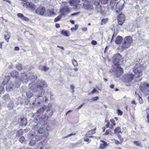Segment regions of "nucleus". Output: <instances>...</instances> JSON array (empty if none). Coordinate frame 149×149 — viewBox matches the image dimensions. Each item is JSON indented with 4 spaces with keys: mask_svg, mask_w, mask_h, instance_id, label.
Returning a JSON list of instances; mask_svg holds the SVG:
<instances>
[{
    "mask_svg": "<svg viewBox=\"0 0 149 149\" xmlns=\"http://www.w3.org/2000/svg\"><path fill=\"white\" fill-rule=\"evenodd\" d=\"M116 0H111L110 4L108 6L109 8H110L112 10H114L115 8V3H116Z\"/></svg>",
    "mask_w": 149,
    "mask_h": 149,
    "instance_id": "a211bd4d",
    "label": "nucleus"
},
{
    "mask_svg": "<svg viewBox=\"0 0 149 149\" xmlns=\"http://www.w3.org/2000/svg\"><path fill=\"white\" fill-rule=\"evenodd\" d=\"M76 134V133H71L69 134L68 135L66 136H65L64 137V138H67L68 137L72 135H74Z\"/></svg>",
    "mask_w": 149,
    "mask_h": 149,
    "instance_id": "de8ad7c7",
    "label": "nucleus"
},
{
    "mask_svg": "<svg viewBox=\"0 0 149 149\" xmlns=\"http://www.w3.org/2000/svg\"><path fill=\"white\" fill-rule=\"evenodd\" d=\"M33 77H34V79L29 78L28 79V78L27 76L25 74H23V75H22L21 76V79L22 81V82H24L26 83L28 81L29 79L31 80H32V81L33 80L34 81V80L36 79V77H35L34 76Z\"/></svg>",
    "mask_w": 149,
    "mask_h": 149,
    "instance_id": "f3484780",
    "label": "nucleus"
},
{
    "mask_svg": "<svg viewBox=\"0 0 149 149\" xmlns=\"http://www.w3.org/2000/svg\"><path fill=\"white\" fill-rule=\"evenodd\" d=\"M123 38L119 36H118L116 38L115 42L117 44H120L121 43L123 40Z\"/></svg>",
    "mask_w": 149,
    "mask_h": 149,
    "instance_id": "412c9836",
    "label": "nucleus"
},
{
    "mask_svg": "<svg viewBox=\"0 0 149 149\" xmlns=\"http://www.w3.org/2000/svg\"><path fill=\"white\" fill-rule=\"evenodd\" d=\"M4 90V88L3 86H0V94L3 93Z\"/></svg>",
    "mask_w": 149,
    "mask_h": 149,
    "instance_id": "603ef678",
    "label": "nucleus"
},
{
    "mask_svg": "<svg viewBox=\"0 0 149 149\" xmlns=\"http://www.w3.org/2000/svg\"><path fill=\"white\" fill-rule=\"evenodd\" d=\"M133 143L135 145L138 146L139 147H141L142 146V145L141 143H140L139 141H135L133 142Z\"/></svg>",
    "mask_w": 149,
    "mask_h": 149,
    "instance_id": "4c0bfd02",
    "label": "nucleus"
},
{
    "mask_svg": "<svg viewBox=\"0 0 149 149\" xmlns=\"http://www.w3.org/2000/svg\"><path fill=\"white\" fill-rule=\"evenodd\" d=\"M45 110V109L44 107H42L40 108V109H39L38 110L37 112V114H38L39 113L40 114L43 113L44 112Z\"/></svg>",
    "mask_w": 149,
    "mask_h": 149,
    "instance_id": "f704fd0d",
    "label": "nucleus"
},
{
    "mask_svg": "<svg viewBox=\"0 0 149 149\" xmlns=\"http://www.w3.org/2000/svg\"><path fill=\"white\" fill-rule=\"evenodd\" d=\"M79 1L80 0H70L69 2L71 6H74L77 5Z\"/></svg>",
    "mask_w": 149,
    "mask_h": 149,
    "instance_id": "4be33fe9",
    "label": "nucleus"
},
{
    "mask_svg": "<svg viewBox=\"0 0 149 149\" xmlns=\"http://www.w3.org/2000/svg\"><path fill=\"white\" fill-rule=\"evenodd\" d=\"M93 3L96 6V9L98 12H99L101 10V7L99 5L100 0H92Z\"/></svg>",
    "mask_w": 149,
    "mask_h": 149,
    "instance_id": "dca6fc26",
    "label": "nucleus"
},
{
    "mask_svg": "<svg viewBox=\"0 0 149 149\" xmlns=\"http://www.w3.org/2000/svg\"><path fill=\"white\" fill-rule=\"evenodd\" d=\"M27 120L26 118H21L20 119L19 121L20 125L22 126L26 125L27 124Z\"/></svg>",
    "mask_w": 149,
    "mask_h": 149,
    "instance_id": "aec40b11",
    "label": "nucleus"
},
{
    "mask_svg": "<svg viewBox=\"0 0 149 149\" xmlns=\"http://www.w3.org/2000/svg\"><path fill=\"white\" fill-rule=\"evenodd\" d=\"M99 98L98 97H92L91 99L90 100H91L92 101H96Z\"/></svg>",
    "mask_w": 149,
    "mask_h": 149,
    "instance_id": "c03bdc74",
    "label": "nucleus"
},
{
    "mask_svg": "<svg viewBox=\"0 0 149 149\" xmlns=\"http://www.w3.org/2000/svg\"><path fill=\"white\" fill-rule=\"evenodd\" d=\"M19 141L22 143H25L26 142L25 137L24 136H21L19 139Z\"/></svg>",
    "mask_w": 149,
    "mask_h": 149,
    "instance_id": "72a5a7b5",
    "label": "nucleus"
},
{
    "mask_svg": "<svg viewBox=\"0 0 149 149\" xmlns=\"http://www.w3.org/2000/svg\"><path fill=\"white\" fill-rule=\"evenodd\" d=\"M61 34L64 36H68V33L66 31H64V30H62L61 32Z\"/></svg>",
    "mask_w": 149,
    "mask_h": 149,
    "instance_id": "58836bf2",
    "label": "nucleus"
},
{
    "mask_svg": "<svg viewBox=\"0 0 149 149\" xmlns=\"http://www.w3.org/2000/svg\"><path fill=\"white\" fill-rule=\"evenodd\" d=\"M33 84L34 83L32 82L30 83L29 85L30 86L33 85L31 87V89L36 93V94L34 96L35 102H36L37 101L38 104H40V102H43L44 100V99L42 98L43 91L42 90L44 86L46 87L47 85L44 81L41 80L38 81L34 85Z\"/></svg>",
    "mask_w": 149,
    "mask_h": 149,
    "instance_id": "f257e3e1",
    "label": "nucleus"
},
{
    "mask_svg": "<svg viewBox=\"0 0 149 149\" xmlns=\"http://www.w3.org/2000/svg\"><path fill=\"white\" fill-rule=\"evenodd\" d=\"M34 129L36 132L40 134H42L45 131V129L43 126H41L39 128L38 125H36L34 127Z\"/></svg>",
    "mask_w": 149,
    "mask_h": 149,
    "instance_id": "f8f14e48",
    "label": "nucleus"
},
{
    "mask_svg": "<svg viewBox=\"0 0 149 149\" xmlns=\"http://www.w3.org/2000/svg\"><path fill=\"white\" fill-rule=\"evenodd\" d=\"M33 95V94L31 91H29L26 93V96L29 99L31 98Z\"/></svg>",
    "mask_w": 149,
    "mask_h": 149,
    "instance_id": "2f4dec72",
    "label": "nucleus"
},
{
    "mask_svg": "<svg viewBox=\"0 0 149 149\" xmlns=\"http://www.w3.org/2000/svg\"><path fill=\"white\" fill-rule=\"evenodd\" d=\"M123 58L120 54H116L113 57V64L116 65H120L123 63Z\"/></svg>",
    "mask_w": 149,
    "mask_h": 149,
    "instance_id": "20e7f679",
    "label": "nucleus"
},
{
    "mask_svg": "<svg viewBox=\"0 0 149 149\" xmlns=\"http://www.w3.org/2000/svg\"><path fill=\"white\" fill-rule=\"evenodd\" d=\"M23 131L22 130H19L17 132L16 134V137L19 138L20 136L23 134Z\"/></svg>",
    "mask_w": 149,
    "mask_h": 149,
    "instance_id": "a878e982",
    "label": "nucleus"
},
{
    "mask_svg": "<svg viewBox=\"0 0 149 149\" xmlns=\"http://www.w3.org/2000/svg\"><path fill=\"white\" fill-rule=\"evenodd\" d=\"M10 77L8 76H6L4 79V80L2 83L3 85L6 84L10 80Z\"/></svg>",
    "mask_w": 149,
    "mask_h": 149,
    "instance_id": "393cba45",
    "label": "nucleus"
},
{
    "mask_svg": "<svg viewBox=\"0 0 149 149\" xmlns=\"http://www.w3.org/2000/svg\"><path fill=\"white\" fill-rule=\"evenodd\" d=\"M124 1L123 0H120L117 2L115 8L116 11L118 14H119L124 7Z\"/></svg>",
    "mask_w": 149,
    "mask_h": 149,
    "instance_id": "39448f33",
    "label": "nucleus"
},
{
    "mask_svg": "<svg viewBox=\"0 0 149 149\" xmlns=\"http://www.w3.org/2000/svg\"><path fill=\"white\" fill-rule=\"evenodd\" d=\"M139 88L142 91H149V84L144 83L141 84L139 86Z\"/></svg>",
    "mask_w": 149,
    "mask_h": 149,
    "instance_id": "9d476101",
    "label": "nucleus"
},
{
    "mask_svg": "<svg viewBox=\"0 0 149 149\" xmlns=\"http://www.w3.org/2000/svg\"><path fill=\"white\" fill-rule=\"evenodd\" d=\"M91 43L93 45H95L97 44V42L94 40H93L91 41Z\"/></svg>",
    "mask_w": 149,
    "mask_h": 149,
    "instance_id": "6e6d98bb",
    "label": "nucleus"
},
{
    "mask_svg": "<svg viewBox=\"0 0 149 149\" xmlns=\"http://www.w3.org/2000/svg\"><path fill=\"white\" fill-rule=\"evenodd\" d=\"M72 62L73 65L74 67L77 66V65L78 64L77 61L75 59H73V60L72 61Z\"/></svg>",
    "mask_w": 149,
    "mask_h": 149,
    "instance_id": "79ce46f5",
    "label": "nucleus"
},
{
    "mask_svg": "<svg viewBox=\"0 0 149 149\" xmlns=\"http://www.w3.org/2000/svg\"><path fill=\"white\" fill-rule=\"evenodd\" d=\"M47 117L45 115H42L40 116H38L35 119V120L37 123H39L42 125H45L47 123Z\"/></svg>",
    "mask_w": 149,
    "mask_h": 149,
    "instance_id": "7ed1b4c3",
    "label": "nucleus"
},
{
    "mask_svg": "<svg viewBox=\"0 0 149 149\" xmlns=\"http://www.w3.org/2000/svg\"><path fill=\"white\" fill-rule=\"evenodd\" d=\"M118 20V24L120 25H122L125 21L124 15L123 14H119Z\"/></svg>",
    "mask_w": 149,
    "mask_h": 149,
    "instance_id": "2eb2a0df",
    "label": "nucleus"
},
{
    "mask_svg": "<svg viewBox=\"0 0 149 149\" xmlns=\"http://www.w3.org/2000/svg\"><path fill=\"white\" fill-rule=\"evenodd\" d=\"M3 42H0V48L1 49H2V44L3 43Z\"/></svg>",
    "mask_w": 149,
    "mask_h": 149,
    "instance_id": "69168bd1",
    "label": "nucleus"
},
{
    "mask_svg": "<svg viewBox=\"0 0 149 149\" xmlns=\"http://www.w3.org/2000/svg\"><path fill=\"white\" fill-rule=\"evenodd\" d=\"M83 5L82 8L89 10H92L93 9V5L90 2L88 1L85 2L83 3Z\"/></svg>",
    "mask_w": 149,
    "mask_h": 149,
    "instance_id": "9b49d317",
    "label": "nucleus"
},
{
    "mask_svg": "<svg viewBox=\"0 0 149 149\" xmlns=\"http://www.w3.org/2000/svg\"><path fill=\"white\" fill-rule=\"evenodd\" d=\"M22 19L26 21H28L29 20V19L28 18H27V17H26L24 16L23 17Z\"/></svg>",
    "mask_w": 149,
    "mask_h": 149,
    "instance_id": "09e8293b",
    "label": "nucleus"
},
{
    "mask_svg": "<svg viewBox=\"0 0 149 149\" xmlns=\"http://www.w3.org/2000/svg\"><path fill=\"white\" fill-rule=\"evenodd\" d=\"M84 141H86L87 142H90V139H88V138L85 139H84Z\"/></svg>",
    "mask_w": 149,
    "mask_h": 149,
    "instance_id": "4d7b16f0",
    "label": "nucleus"
},
{
    "mask_svg": "<svg viewBox=\"0 0 149 149\" xmlns=\"http://www.w3.org/2000/svg\"><path fill=\"white\" fill-rule=\"evenodd\" d=\"M133 71L136 74H139L137 76L136 78L135 77V78L136 79H135V80L137 82L140 81L141 80V79H140L138 80H137V79L139 78L142 75V73H141L142 72V70L141 69V67H139L136 68V67H134L133 68Z\"/></svg>",
    "mask_w": 149,
    "mask_h": 149,
    "instance_id": "1a4fd4ad",
    "label": "nucleus"
},
{
    "mask_svg": "<svg viewBox=\"0 0 149 149\" xmlns=\"http://www.w3.org/2000/svg\"><path fill=\"white\" fill-rule=\"evenodd\" d=\"M34 134L32 132H30L27 134L28 138L30 140L29 145L31 146H33L36 144V141L34 139Z\"/></svg>",
    "mask_w": 149,
    "mask_h": 149,
    "instance_id": "0eeeda50",
    "label": "nucleus"
},
{
    "mask_svg": "<svg viewBox=\"0 0 149 149\" xmlns=\"http://www.w3.org/2000/svg\"><path fill=\"white\" fill-rule=\"evenodd\" d=\"M124 43L122 44L121 47L122 49H124L129 47L132 41V37L130 36L125 37L124 39Z\"/></svg>",
    "mask_w": 149,
    "mask_h": 149,
    "instance_id": "f03ea898",
    "label": "nucleus"
},
{
    "mask_svg": "<svg viewBox=\"0 0 149 149\" xmlns=\"http://www.w3.org/2000/svg\"><path fill=\"white\" fill-rule=\"evenodd\" d=\"M139 102L140 104H141L143 103V101H142V99L139 97Z\"/></svg>",
    "mask_w": 149,
    "mask_h": 149,
    "instance_id": "052dcab7",
    "label": "nucleus"
},
{
    "mask_svg": "<svg viewBox=\"0 0 149 149\" xmlns=\"http://www.w3.org/2000/svg\"><path fill=\"white\" fill-rule=\"evenodd\" d=\"M107 19H102V20L101 24L102 25L105 23L107 22Z\"/></svg>",
    "mask_w": 149,
    "mask_h": 149,
    "instance_id": "a18cd8bd",
    "label": "nucleus"
},
{
    "mask_svg": "<svg viewBox=\"0 0 149 149\" xmlns=\"http://www.w3.org/2000/svg\"><path fill=\"white\" fill-rule=\"evenodd\" d=\"M19 49V48L17 46L15 47L14 49V50L15 51H18Z\"/></svg>",
    "mask_w": 149,
    "mask_h": 149,
    "instance_id": "bf43d9fd",
    "label": "nucleus"
},
{
    "mask_svg": "<svg viewBox=\"0 0 149 149\" xmlns=\"http://www.w3.org/2000/svg\"><path fill=\"white\" fill-rule=\"evenodd\" d=\"M117 113L118 115H121L123 114L122 112L120 109L117 110Z\"/></svg>",
    "mask_w": 149,
    "mask_h": 149,
    "instance_id": "3c124183",
    "label": "nucleus"
},
{
    "mask_svg": "<svg viewBox=\"0 0 149 149\" xmlns=\"http://www.w3.org/2000/svg\"><path fill=\"white\" fill-rule=\"evenodd\" d=\"M17 16L18 17L21 18L22 19L23 17L24 16V15L21 13L17 14Z\"/></svg>",
    "mask_w": 149,
    "mask_h": 149,
    "instance_id": "8fccbe9b",
    "label": "nucleus"
},
{
    "mask_svg": "<svg viewBox=\"0 0 149 149\" xmlns=\"http://www.w3.org/2000/svg\"><path fill=\"white\" fill-rule=\"evenodd\" d=\"M39 68L42 70L44 71H46L49 69L48 67H47L45 66L40 65L39 67Z\"/></svg>",
    "mask_w": 149,
    "mask_h": 149,
    "instance_id": "7c9ffc66",
    "label": "nucleus"
},
{
    "mask_svg": "<svg viewBox=\"0 0 149 149\" xmlns=\"http://www.w3.org/2000/svg\"><path fill=\"white\" fill-rule=\"evenodd\" d=\"M70 88L71 89H72L73 90V92L74 91V87L72 85H71L70 86Z\"/></svg>",
    "mask_w": 149,
    "mask_h": 149,
    "instance_id": "680f3d73",
    "label": "nucleus"
},
{
    "mask_svg": "<svg viewBox=\"0 0 149 149\" xmlns=\"http://www.w3.org/2000/svg\"><path fill=\"white\" fill-rule=\"evenodd\" d=\"M18 75V72L15 70H14L11 72V75L12 77L17 78Z\"/></svg>",
    "mask_w": 149,
    "mask_h": 149,
    "instance_id": "5701e85b",
    "label": "nucleus"
},
{
    "mask_svg": "<svg viewBox=\"0 0 149 149\" xmlns=\"http://www.w3.org/2000/svg\"><path fill=\"white\" fill-rule=\"evenodd\" d=\"M84 105V104H81L80 106H79L77 108V109H80Z\"/></svg>",
    "mask_w": 149,
    "mask_h": 149,
    "instance_id": "0e129e2a",
    "label": "nucleus"
},
{
    "mask_svg": "<svg viewBox=\"0 0 149 149\" xmlns=\"http://www.w3.org/2000/svg\"><path fill=\"white\" fill-rule=\"evenodd\" d=\"M96 130V128H95L94 129L92 130L91 132V133L92 134H94L95 132V131Z\"/></svg>",
    "mask_w": 149,
    "mask_h": 149,
    "instance_id": "13d9d810",
    "label": "nucleus"
},
{
    "mask_svg": "<svg viewBox=\"0 0 149 149\" xmlns=\"http://www.w3.org/2000/svg\"><path fill=\"white\" fill-rule=\"evenodd\" d=\"M49 134L48 132H45L43 134V136L44 137L47 138Z\"/></svg>",
    "mask_w": 149,
    "mask_h": 149,
    "instance_id": "49530a36",
    "label": "nucleus"
},
{
    "mask_svg": "<svg viewBox=\"0 0 149 149\" xmlns=\"http://www.w3.org/2000/svg\"><path fill=\"white\" fill-rule=\"evenodd\" d=\"M24 8H28L30 10L33 12H35L36 6L33 3L29 2H25L23 4Z\"/></svg>",
    "mask_w": 149,
    "mask_h": 149,
    "instance_id": "423d86ee",
    "label": "nucleus"
},
{
    "mask_svg": "<svg viewBox=\"0 0 149 149\" xmlns=\"http://www.w3.org/2000/svg\"><path fill=\"white\" fill-rule=\"evenodd\" d=\"M105 122L107 123L106 125H105V127L107 128H109V122L108 121V120L106 119L105 120Z\"/></svg>",
    "mask_w": 149,
    "mask_h": 149,
    "instance_id": "37998d69",
    "label": "nucleus"
},
{
    "mask_svg": "<svg viewBox=\"0 0 149 149\" xmlns=\"http://www.w3.org/2000/svg\"><path fill=\"white\" fill-rule=\"evenodd\" d=\"M79 12H78L77 13H73L71 15V16H73L75 15H77L78 14H79Z\"/></svg>",
    "mask_w": 149,
    "mask_h": 149,
    "instance_id": "e2e57ef3",
    "label": "nucleus"
},
{
    "mask_svg": "<svg viewBox=\"0 0 149 149\" xmlns=\"http://www.w3.org/2000/svg\"><path fill=\"white\" fill-rule=\"evenodd\" d=\"M114 141H115V143L117 145H118V144H121V143H120V142L118 141V140H116V139H114Z\"/></svg>",
    "mask_w": 149,
    "mask_h": 149,
    "instance_id": "5fc2aeb1",
    "label": "nucleus"
},
{
    "mask_svg": "<svg viewBox=\"0 0 149 149\" xmlns=\"http://www.w3.org/2000/svg\"><path fill=\"white\" fill-rule=\"evenodd\" d=\"M45 7L42 6L38 8L36 10L35 13L39 15H45Z\"/></svg>",
    "mask_w": 149,
    "mask_h": 149,
    "instance_id": "4468645a",
    "label": "nucleus"
},
{
    "mask_svg": "<svg viewBox=\"0 0 149 149\" xmlns=\"http://www.w3.org/2000/svg\"><path fill=\"white\" fill-rule=\"evenodd\" d=\"M13 86V82H10V83L8 84L6 86V89L8 90H9L10 89L12 88Z\"/></svg>",
    "mask_w": 149,
    "mask_h": 149,
    "instance_id": "cd10ccee",
    "label": "nucleus"
},
{
    "mask_svg": "<svg viewBox=\"0 0 149 149\" xmlns=\"http://www.w3.org/2000/svg\"><path fill=\"white\" fill-rule=\"evenodd\" d=\"M134 75L131 74H127L123 77V81L125 82L130 83L134 79Z\"/></svg>",
    "mask_w": 149,
    "mask_h": 149,
    "instance_id": "6e6552de",
    "label": "nucleus"
},
{
    "mask_svg": "<svg viewBox=\"0 0 149 149\" xmlns=\"http://www.w3.org/2000/svg\"><path fill=\"white\" fill-rule=\"evenodd\" d=\"M34 134V139L36 141H38L42 139V135L36 132H33Z\"/></svg>",
    "mask_w": 149,
    "mask_h": 149,
    "instance_id": "6ab92c4d",
    "label": "nucleus"
},
{
    "mask_svg": "<svg viewBox=\"0 0 149 149\" xmlns=\"http://www.w3.org/2000/svg\"><path fill=\"white\" fill-rule=\"evenodd\" d=\"M113 133V132L110 129L107 130L105 132L104 134L105 135H107L108 134L111 135Z\"/></svg>",
    "mask_w": 149,
    "mask_h": 149,
    "instance_id": "ea45409f",
    "label": "nucleus"
},
{
    "mask_svg": "<svg viewBox=\"0 0 149 149\" xmlns=\"http://www.w3.org/2000/svg\"><path fill=\"white\" fill-rule=\"evenodd\" d=\"M10 34L9 33H7V34L4 36V38L8 42L9 40L10 37Z\"/></svg>",
    "mask_w": 149,
    "mask_h": 149,
    "instance_id": "c85d7f7f",
    "label": "nucleus"
},
{
    "mask_svg": "<svg viewBox=\"0 0 149 149\" xmlns=\"http://www.w3.org/2000/svg\"><path fill=\"white\" fill-rule=\"evenodd\" d=\"M16 68L19 70H21L22 69V65L21 64H19L16 65Z\"/></svg>",
    "mask_w": 149,
    "mask_h": 149,
    "instance_id": "a19ab883",
    "label": "nucleus"
},
{
    "mask_svg": "<svg viewBox=\"0 0 149 149\" xmlns=\"http://www.w3.org/2000/svg\"><path fill=\"white\" fill-rule=\"evenodd\" d=\"M3 98L6 101L9 100L10 99L9 96L8 94L4 95L3 97Z\"/></svg>",
    "mask_w": 149,
    "mask_h": 149,
    "instance_id": "473e14b6",
    "label": "nucleus"
},
{
    "mask_svg": "<svg viewBox=\"0 0 149 149\" xmlns=\"http://www.w3.org/2000/svg\"><path fill=\"white\" fill-rule=\"evenodd\" d=\"M123 70L120 67H117L114 72L115 75L116 77H120L123 74Z\"/></svg>",
    "mask_w": 149,
    "mask_h": 149,
    "instance_id": "ddd939ff",
    "label": "nucleus"
},
{
    "mask_svg": "<svg viewBox=\"0 0 149 149\" xmlns=\"http://www.w3.org/2000/svg\"><path fill=\"white\" fill-rule=\"evenodd\" d=\"M95 92H98V91L97 90L95 89V88H94L93 90L92 91L91 93L93 94Z\"/></svg>",
    "mask_w": 149,
    "mask_h": 149,
    "instance_id": "864d4df0",
    "label": "nucleus"
},
{
    "mask_svg": "<svg viewBox=\"0 0 149 149\" xmlns=\"http://www.w3.org/2000/svg\"><path fill=\"white\" fill-rule=\"evenodd\" d=\"M53 15V12L50 10H47L46 13L45 14V15L48 16H51Z\"/></svg>",
    "mask_w": 149,
    "mask_h": 149,
    "instance_id": "b1692460",
    "label": "nucleus"
},
{
    "mask_svg": "<svg viewBox=\"0 0 149 149\" xmlns=\"http://www.w3.org/2000/svg\"><path fill=\"white\" fill-rule=\"evenodd\" d=\"M102 141L103 142V143L100 144L99 147L101 149H104L106 148L107 145V143L103 141Z\"/></svg>",
    "mask_w": 149,
    "mask_h": 149,
    "instance_id": "bb28decb",
    "label": "nucleus"
},
{
    "mask_svg": "<svg viewBox=\"0 0 149 149\" xmlns=\"http://www.w3.org/2000/svg\"><path fill=\"white\" fill-rule=\"evenodd\" d=\"M114 133L118 134L121 133V128L120 127H117L114 130Z\"/></svg>",
    "mask_w": 149,
    "mask_h": 149,
    "instance_id": "c756f323",
    "label": "nucleus"
},
{
    "mask_svg": "<svg viewBox=\"0 0 149 149\" xmlns=\"http://www.w3.org/2000/svg\"><path fill=\"white\" fill-rule=\"evenodd\" d=\"M82 30L84 31H86L87 30V28L86 27L83 28Z\"/></svg>",
    "mask_w": 149,
    "mask_h": 149,
    "instance_id": "338daca9",
    "label": "nucleus"
},
{
    "mask_svg": "<svg viewBox=\"0 0 149 149\" xmlns=\"http://www.w3.org/2000/svg\"><path fill=\"white\" fill-rule=\"evenodd\" d=\"M110 122L112 125H111L109 127V128L111 129H112L113 126H114L116 125L115 123V121L113 119H111L110 120Z\"/></svg>",
    "mask_w": 149,
    "mask_h": 149,
    "instance_id": "c9c22d12",
    "label": "nucleus"
},
{
    "mask_svg": "<svg viewBox=\"0 0 149 149\" xmlns=\"http://www.w3.org/2000/svg\"><path fill=\"white\" fill-rule=\"evenodd\" d=\"M63 15V14H61L56 17L54 19V22H56L59 21Z\"/></svg>",
    "mask_w": 149,
    "mask_h": 149,
    "instance_id": "e433bc0d",
    "label": "nucleus"
},
{
    "mask_svg": "<svg viewBox=\"0 0 149 149\" xmlns=\"http://www.w3.org/2000/svg\"><path fill=\"white\" fill-rule=\"evenodd\" d=\"M147 118L148 119V123L149 124V115L148 114L147 115Z\"/></svg>",
    "mask_w": 149,
    "mask_h": 149,
    "instance_id": "774afa93",
    "label": "nucleus"
}]
</instances>
